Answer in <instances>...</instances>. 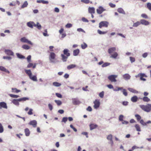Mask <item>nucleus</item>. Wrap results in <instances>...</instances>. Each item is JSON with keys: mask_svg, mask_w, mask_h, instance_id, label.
<instances>
[{"mask_svg": "<svg viewBox=\"0 0 151 151\" xmlns=\"http://www.w3.org/2000/svg\"><path fill=\"white\" fill-rule=\"evenodd\" d=\"M124 118V116L122 115H121L119 116V119L121 121H122Z\"/></svg>", "mask_w": 151, "mask_h": 151, "instance_id": "56", "label": "nucleus"}, {"mask_svg": "<svg viewBox=\"0 0 151 151\" xmlns=\"http://www.w3.org/2000/svg\"><path fill=\"white\" fill-rule=\"evenodd\" d=\"M77 30L79 32H83L85 33V31L83 29L81 28L77 29Z\"/></svg>", "mask_w": 151, "mask_h": 151, "instance_id": "62", "label": "nucleus"}, {"mask_svg": "<svg viewBox=\"0 0 151 151\" xmlns=\"http://www.w3.org/2000/svg\"><path fill=\"white\" fill-rule=\"evenodd\" d=\"M130 60L132 63L135 61V58L132 57H130Z\"/></svg>", "mask_w": 151, "mask_h": 151, "instance_id": "53", "label": "nucleus"}, {"mask_svg": "<svg viewBox=\"0 0 151 151\" xmlns=\"http://www.w3.org/2000/svg\"><path fill=\"white\" fill-rule=\"evenodd\" d=\"M140 23L145 25H148L149 24V22L144 19H141L140 21Z\"/></svg>", "mask_w": 151, "mask_h": 151, "instance_id": "14", "label": "nucleus"}, {"mask_svg": "<svg viewBox=\"0 0 151 151\" xmlns=\"http://www.w3.org/2000/svg\"><path fill=\"white\" fill-rule=\"evenodd\" d=\"M5 53L9 55H13L14 53L11 50H6L5 51Z\"/></svg>", "mask_w": 151, "mask_h": 151, "instance_id": "13", "label": "nucleus"}, {"mask_svg": "<svg viewBox=\"0 0 151 151\" xmlns=\"http://www.w3.org/2000/svg\"><path fill=\"white\" fill-rule=\"evenodd\" d=\"M30 79L34 81H37V78L36 76H32V75L31 76V77H29Z\"/></svg>", "mask_w": 151, "mask_h": 151, "instance_id": "31", "label": "nucleus"}, {"mask_svg": "<svg viewBox=\"0 0 151 151\" xmlns=\"http://www.w3.org/2000/svg\"><path fill=\"white\" fill-rule=\"evenodd\" d=\"M141 109L147 112H149L151 110V104H147L146 105H141L139 106Z\"/></svg>", "mask_w": 151, "mask_h": 151, "instance_id": "2", "label": "nucleus"}, {"mask_svg": "<svg viewBox=\"0 0 151 151\" xmlns=\"http://www.w3.org/2000/svg\"><path fill=\"white\" fill-rule=\"evenodd\" d=\"M37 2L38 3H42L43 4H48V2L47 1L43 0H37Z\"/></svg>", "mask_w": 151, "mask_h": 151, "instance_id": "28", "label": "nucleus"}, {"mask_svg": "<svg viewBox=\"0 0 151 151\" xmlns=\"http://www.w3.org/2000/svg\"><path fill=\"white\" fill-rule=\"evenodd\" d=\"M116 48L115 47H112L109 48L108 50V52L109 54H111L115 51Z\"/></svg>", "mask_w": 151, "mask_h": 151, "instance_id": "21", "label": "nucleus"}, {"mask_svg": "<svg viewBox=\"0 0 151 151\" xmlns=\"http://www.w3.org/2000/svg\"><path fill=\"white\" fill-rule=\"evenodd\" d=\"M135 127L136 130L140 132L141 131V129L140 127L137 124H136L135 126Z\"/></svg>", "mask_w": 151, "mask_h": 151, "instance_id": "40", "label": "nucleus"}, {"mask_svg": "<svg viewBox=\"0 0 151 151\" xmlns=\"http://www.w3.org/2000/svg\"><path fill=\"white\" fill-rule=\"evenodd\" d=\"M53 85L55 86L59 87L61 85V84L58 82H55L53 83Z\"/></svg>", "mask_w": 151, "mask_h": 151, "instance_id": "36", "label": "nucleus"}, {"mask_svg": "<svg viewBox=\"0 0 151 151\" xmlns=\"http://www.w3.org/2000/svg\"><path fill=\"white\" fill-rule=\"evenodd\" d=\"M141 99H142L144 102H148L150 101V99L148 97L144 96L143 98H140Z\"/></svg>", "mask_w": 151, "mask_h": 151, "instance_id": "22", "label": "nucleus"}, {"mask_svg": "<svg viewBox=\"0 0 151 151\" xmlns=\"http://www.w3.org/2000/svg\"><path fill=\"white\" fill-rule=\"evenodd\" d=\"M24 132L26 136H28L30 134V131L28 128L24 130Z\"/></svg>", "mask_w": 151, "mask_h": 151, "instance_id": "29", "label": "nucleus"}, {"mask_svg": "<svg viewBox=\"0 0 151 151\" xmlns=\"http://www.w3.org/2000/svg\"><path fill=\"white\" fill-rule=\"evenodd\" d=\"M104 92L103 91L99 93V95L101 98H102L104 97Z\"/></svg>", "mask_w": 151, "mask_h": 151, "instance_id": "51", "label": "nucleus"}, {"mask_svg": "<svg viewBox=\"0 0 151 151\" xmlns=\"http://www.w3.org/2000/svg\"><path fill=\"white\" fill-rule=\"evenodd\" d=\"M56 96L58 98H61L62 97V95L61 94L58 93H55Z\"/></svg>", "mask_w": 151, "mask_h": 151, "instance_id": "54", "label": "nucleus"}, {"mask_svg": "<svg viewBox=\"0 0 151 151\" xmlns=\"http://www.w3.org/2000/svg\"><path fill=\"white\" fill-rule=\"evenodd\" d=\"M106 9L101 6H100L98 8L96 9L97 13L99 14H101L103 12L105 11Z\"/></svg>", "mask_w": 151, "mask_h": 151, "instance_id": "9", "label": "nucleus"}, {"mask_svg": "<svg viewBox=\"0 0 151 151\" xmlns=\"http://www.w3.org/2000/svg\"><path fill=\"white\" fill-rule=\"evenodd\" d=\"M27 25L28 27L32 28H33V26L35 27V24L33 22H28L27 23Z\"/></svg>", "mask_w": 151, "mask_h": 151, "instance_id": "12", "label": "nucleus"}, {"mask_svg": "<svg viewBox=\"0 0 151 151\" xmlns=\"http://www.w3.org/2000/svg\"><path fill=\"white\" fill-rule=\"evenodd\" d=\"M98 33L100 35H103L106 33L107 32V31H104L102 32L100 30H97Z\"/></svg>", "mask_w": 151, "mask_h": 151, "instance_id": "37", "label": "nucleus"}, {"mask_svg": "<svg viewBox=\"0 0 151 151\" xmlns=\"http://www.w3.org/2000/svg\"><path fill=\"white\" fill-rule=\"evenodd\" d=\"M33 110L31 109H30L29 110V111L28 112V114L29 115H32L33 114V112H32Z\"/></svg>", "mask_w": 151, "mask_h": 151, "instance_id": "58", "label": "nucleus"}, {"mask_svg": "<svg viewBox=\"0 0 151 151\" xmlns=\"http://www.w3.org/2000/svg\"><path fill=\"white\" fill-rule=\"evenodd\" d=\"M123 87H116L115 88L113 89V90L114 91H118L120 90L123 89Z\"/></svg>", "mask_w": 151, "mask_h": 151, "instance_id": "38", "label": "nucleus"}, {"mask_svg": "<svg viewBox=\"0 0 151 151\" xmlns=\"http://www.w3.org/2000/svg\"><path fill=\"white\" fill-rule=\"evenodd\" d=\"M35 27H36L39 29H40L41 28V26L38 22H37V24H35Z\"/></svg>", "mask_w": 151, "mask_h": 151, "instance_id": "46", "label": "nucleus"}, {"mask_svg": "<svg viewBox=\"0 0 151 151\" xmlns=\"http://www.w3.org/2000/svg\"><path fill=\"white\" fill-rule=\"evenodd\" d=\"M123 94L125 96L127 95V93L125 89H123L122 91Z\"/></svg>", "mask_w": 151, "mask_h": 151, "instance_id": "52", "label": "nucleus"}, {"mask_svg": "<svg viewBox=\"0 0 151 151\" xmlns=\"http://www.w3.org/2000/svg\"><path fill=\"white\" fill-rule=\"evenodd\" d=\"M20 41L22 42L26 43L31 45H32V42L29 40L27 39L25 37H23L20 39Z\"/></svg>", "mask_w": 151, "mask_h": 151, "instance_id": "7", "label": "nucleus"}, {"mask_svg": "<svg viewBox=\"0 0 151 151\" xmlns=\"http://www.w3.org/2000/svg\"><path fill=\"white\" fill-rule=\"evenodd\" d=\"M87 47V45L85 42L81 45V47L83 49H85Z\"/></svg>", "mask_w": 151, "mask_h": 151, "instance_id": "41", "label": "nucleus"}, {"mask_svg": "<svg viewBox=\"0 0 151 151\" xmlns=\"http://www.w3.org/2000/svg\"><path fill=\"white\" fill-rule=\"evenodd\" d=\"M97 127V125L93 124H91L90 125V129L91 130L96 128Z\"/></svg>", "mask_w": 151, "mask_h": 151, "instance_id": "24", "label": "nucleus"}, {"mask_svg": "<svg viewBox=\"0 0 151 151\" xmlns=\"http://www.w3.org/2000/svg\"><path fill=\"white\" fill-rule=\"evenodd\" d=\"M12 91L17 93L20 92V90L17 89L16 88H12Z\"/></svg>", "mask_w": 151, "mask_h": 151, "instance_id": "48", "label": "nucleus"}, {"mask_svg": "<svg viewBox=\"0 0 151 151\" xmlns=\"http://www.w3.org/2000/svg\"><path fill=\"white\" fill-rule=\"evenodd\" d=\"M0 70L7 73H9V70H7L3 66H0Z\"/></svg>", "mask_w": 151, "mask_h": 151, "instance_id": "18", "label": "nucleus"}, {"mask_svg": "<svg viewBox=\"0 0 151 151\" xmlns=\"http://www.w3.org/2000/svg\"><path fill=\"white\" fill-rule=\"evenodd\" d=\"M147 76L145 74L143 73H139L137 75L135 76L136 78L140 77V80L141 81H145L146 79L143 77H147Z\"/></svg>", "mask_w": 151, "mask_h": 151, "instance_id": "5", "label": "nucleus"}, {"mask_svg": "<svg viewBox=\"0 0 151 151\" xmlns=\"http://www.w3.org/2000/svg\"><path fill=\"white\" fill-rule=\"evenodd\" d=\"M135 116L137 119V120L139 121L141 119V117L138 114H136Z\"/></svg>", "mask_w": 151, "mask_h": 151, "instance_id": "50", "label": "nucleus"}, {"mask_svg": "<svg viewBox=\"0 0 151 151\" xmlns=\"http://www.w3.org/2000/svg\"><path fill=\"white\" fill-rule=\"evenodd\" d=\"M31 56L30 55L28 56L27 58V60L28 62H30L31 61Z\"/></svg>", "mask_w": 151, "mask_h": 151, "instance_id": "57", "label": "nucleus"}, {"mask_svg": "<svg viewBox=\"0 0 151 151\" xmlns=\"http://www.w3.org/2000/svg\"><path fill=\"white\" fill-rule=\"evenodd\" d=\"M80 52V50L77 49L73 50V54L74 56H76L78 55Z\"/></svg>", "mask_w": 151, "mask_h": 151, "instance_id": "16", "label": "nucleus"}, {"mask_svg": "<svg viewBox=\"0 0 151 151\" xmlns=\"http://www.w3.org/2000/svg\"><path fill=\"white\" fill-rule=\"evenodd\" d=\"M25 72L26 74L29 77H31V76L32 75V73L31 71L30 70H25Z\"/></svg>", "mask_w": 151, "mask_h": 151, "instance_id": "25", "label": "nucleus"}, {"mask_svg": "<svg viewBox=\"0 0 151 151\" xmlns=\"http://www.w3.org/2000/svg\"><path fill=\"white\" fill-rule=\"evenodd\" d=\"M112 136L111 134H110L108 135L107 137V139L110 141L112 142V144H113V142L112 141Z\"/></svg>", "mask_w": 151, "mask_h": 151, "instance_id": "33", "label": "nucleus"}, {"mask_svg": "<svg viewBox=\"0 0 151 151\" xmlns=\"http://www.w3.org/2000/svg\"><path fill=\"white\" fill-rule=\"evenodd\" d=\"M76 65L74 64H71L69 65H68L67 67V68L68 69L70 70L71 69L75 67H76Z\"/></svg>", "mask_w": 151, "mask_h": 151, "instance_id": "34", "label": "nucleus"}, {"mask_svg": "<svg viewBox=\"0 0 151 151\" xmlns=\"http://www.w3.org/2000/svg\"><path fill=\"white\" fill-rule=\"evenodd\" d=\"M3 128L1 123H0V133H2L3 132Z\"/></svg>", "mask_w": 151, "mask_h": 151, "instance_id": "55", "label": "nucleus"}, {"mask_svg": "<svg viewBox=\"0 0 151 151\" xmlns=\"http://www.w3.org/2000/svg\"><path fill=\"white\" fill-rule=\"evenodd\" d=\"M2 108L7 109V106L6 103L4 102H0V109H1Z\"/></svg>", "mask_w": 151, "mask_h": 151, "instance_id": "11", "label": "nucleus"}, {"mask_svg": "<svg viewBox=\"0 0 151 151\" xmlns=\"http://www.w3.org/2000/svg\"><path fill=\"white\" fill-rule=\"evenodd\" d=\"M22 48L25 50H28L30 48V47L27 45H24L22 46Z\"/></svg>", "mask_w": 151, "mask_h": 151, "instance_id": "39", "label": "nucleus"}, {"mask_svg": "<svg viewBox=\"0 0 151 151\" xmlns=\"http://www.w3.org/2000/svg\"><path fill=\"white\" fill-rule=\"evenodd\" d=\"M48 107L50 111L52 110L53 109L52 105L50 104H49L48 105Z\"/></svg>", "mask_w": 151, "mask_h": 151, "instance_id": "59", "label": "nucleus"}, {"mask_svg": "<svg viewBox=\"0 0 151 151\" xmlns=\"http://www.w3.org/2000/svg\"><path fill=\"white\" fill-rule=\"evenodd\" d=\"M138 98L137 96H135L132 97L131 99V101L133 102H135L137 101Z\"/></svg>", "mask_w": 151, "mask_h": 151, "instance_id": "23", "label": "nucleus"}, {"mask_svg": "<svg viewBox=\"0 0 151 151\" xmlns=\"http://www.w3.org/2000/svg\"><path fill=\"white\" fill-rule=\"evenodd\" d=\"M69 50L67 49H65L63 51V54L61 55L62 59L63 62H65L67 61L68 57L70 55L69 52Z\"/></svg>", "mask_w": 151, "mask_h": 151, "instance_id": "1", "label": "nucleus"}, {"mask_svg": "<svg viewBox=\"0 0 151 151\" xmlns=\"http://www.w3.org/2000/svg\"><path fill=\"white\" fill-rule=\"evenodd\" d=\"M109 24V23L107 21H101L99 24V27L100 28H101L103 27H107Z\"/></svg>", "mask_w": 151, "mask_h": 151, "instance_id": "4", "label": "nucleus"}, {"mask_svg": "<svg viewBox=\"0 0 151 151\" xmlns=\"http://www.w3.org/2000/svg\"><path fill=\"white\" fill-rule=\"evenodd\" d=\"M56 54L53 52L50 53L49 56V59L51 63H54L56 60Z\"/></svg>", "mask_w": 151, "mask_h": 151, "instance_id": "3", "label": "nucleus"}, {"mask_svg": "<svg viewBox=\"0 0 151 151\" xmlns=\"http://www.w3.org/2000/svg\"><path fill=\"white\" fill-rule=\"evenodd\" d=\"M29 99L27 97H23L20 99H18V100L19 101H24L26 100H28Z\"/></svg>", "mask_w": 151, "mask_h": 151, "instance_id": "32", "label": "nucleus"}, {"mask_svg": "<svg viewBox=\"0 0 151 151\" xmlns=\"http://www.w3.org/2000/svg\"><path fill=\"white\" fill-rule=\"evenodd\" d=\"M45 32L43 33V35L45 36H48V35L47 34V29H45Z\"/></svg>", "mask_w": 151, "mask_h": 151, "instance_id": "64", "label": "nucleus"}, {"mask_svg": "<svg viewBox=\"0 0 151 151\" xmlns=\"http://www.w3.org/2000/svg\"><path fill=\"white\" fill-rule=\"evenodd\" d=\"M3 58L4 59H7L9 60H10L12 59V58L9 56H3Z\"/></svg>", "mask_w": 151, "mask_h": 151, "instance_id": "60", "label": "nucleus"}, {"mask_svg": "<svg viewBox=\"0 0 151 151\" xmlns=\"http://www.w3.org/2000/svg\"><path fill=\"white\" fill-rule=\"evenodd\" d=\"M16 55L17 57L20 59H24L25 58V57L19 53H17Z\"/></svg>", "mask_w": 151, "mask_h": 151, "instance_id": "35", "label": "nucleus"}, {"mask_svg": "<svg viewBox=\"0 0 151 151\" xmlns=\"http://www.w3.org/2000/svg\"><path fill=\"white\" fill-rule=\"evenodd\" d=\"M141 16L147 19L148 18L147 16L145 14H143L141 15Z\"/></svg>", "mask_w": 151, "mask_h": 151, "instance_id": "61", "label": "nucleus"}, {"mask_svg": "<svg viewBox=\"0 0 151 151\" xmlns=\"http://www.w3.org/2000/svg\"><path fill=\"white\" fill-rule=\"evenodd\" d=\"M140 22H137L135 23H134L133 26L134 27H137L140 24Z\"/></svg>", "mask_w": 151, "mask_h": 151, "instance_id": "45", "label": "nucleus"}, {"mask_svg": "<svg viewBox=\"0 0 151 151\" xmlns=\"http://www.w3.org/2000/svg\"><path fill=\"white\" fill-rule=\"evenodd\" d=\"M88 12L91 14H93L95 13V9L93 7H89L88 9Z\"/></svg>", "mask_w": 151, "mask_h": 151, "instance_id": "15", "label": "nucleus"}, {"mask_svg": "<svg viewBox=\"0 0 151 151\" xmlns=\"http://www.w3.org/2000/svg\"><path fill=\"white\" fill-rule=\"evenodd\" d=\"M72 26V24H67L66 25L65 27L66 28H70Z\"/></svg>", "mask_w": 151, "mask_h": 151, "instance_id": "63", "label": "nucleus"}, {"mask_svg": "<svg viewBox=\"0 0 151 151\" xmlns=\"http://www.w3.org/2000/svg\"><path fill=\"white\" fill-rule=\"evenodd\" d=\"M110 64V63L106 62L105 63L103 64L102 65V67L103 68L106 67L107 66H109Z\"/></svg>", "mask_w": 151, "mask_h": 151, "instance_id": "44", "label": "nucleus"}, {"mask_svg": "<svg viewBox=\"0 0 151 151\" xmlns=\"http://www.w3.org/2000/svg\"><path fill=\"white\" fill-rule=\"evenodd\" d=\"M36 64L35 63L33 64L32 63H29L27 65V67L28 68L32 67L33 68H35L36 67Z\"/></svg>", "mask_w": 151, "mask_h": 151, "instance_id": "17", "label": "nucleus"}, {"mask_svg": "<svg viewBox=\"0 0 151 151\" xmlns=\"http://www.w3.org/2000/svg\"><path fill=\"white\" fill-rule=\"evenodd\" d=\"M147 6L149 10L151 11V3H148L147 4Z\"/></svg>", "mask_w": 151, "mask_h": 151, "instance_id": "47", "label": "nucleus"}, {"mask_svg": "<svg viewBox=\"0 0 151 151\" xmlns=\"http://www.w3.org/2000/svg\"><path fill=\"white\" fill-rule=\"evenodd\" d=\"M123 78L126 80H128L130 78V76L128 74H126L123 76Z\"/></svg>", "mask_w": 151, "mask_h": 151, "instance_id": "20", "label": "nucleus"}, {"mask_svg": "<svg viewBox=\"0 0 151 151\" xmlns=\"http://www.w3.org/2000/svg\"><path fill=\"white\" fill-rule=\"evenodd\" d=\"M128 90L130 92L134 93H138V91L132 88H128Z\"/></svg>", "mask_w": 151, "mask_h": 151, "instance_id": "19", "label": "nucleus"}, {"mask_svg": "<svg viewBox=\"0 0 151 151\" xmlns=\"http://www.w3.org/2000/svg\"><path fill=\"white\" fill-rule=\"evenodd\" d=\"M55 102L56 103L58 106H60L62 104V102L60 100H55Z\"/></svg>", "mask_w": 151, "mask_h": 151, "instance_id": "42", "label": "nucleus"}, {"mask_svg": "<svg viewBox=\"0 0 151 151\" xmlns=\"http://www.w3.org/2000/svg\"><path fill=\"white\" fill-rule=\"evenodd\" d=\"M19 101L18 99H14L12 101V102L15 105H19Z\"/></svg>", "mask_w": 151, "mask_h": 151, "instance_id": "27", "label": "nucleus"}, {"mask_svg": "<svg viewBox=\"0 0 151 151\" xmlns=\"http://www.w3.org/2000/svg\"><path fill=\"white\" fill-rule=\"evenodd\" d=\"M94 104V107L95 109H97L99 108L100 105V102L99 100L98 99H96L93 102Z\"/></svg>", "mask_w": 151, "mask_h": 151, "instance_id": "8", "label": "nucleus"}, {"mask_svg": "<svg viewBox=\"0 0 151 151\" xmlns=\"http://www.w3.org/2000/svg\"><path fill=\"white\" fill-rule=\"evenodd\" d=\"M118 55V53L116 52H114L113 54L111 55L110 57L116 59L117 58Z\"/></svg>", "mask_w": 151, "mask_h": 151, "instance_id": "30", "label": "nucleus"}, {"mask_svg": "<svg viewBox=\"0 0 151 151\" xmlns=\"http://www.w3.org/2000/svg\"><path fill=\"white\" fill-rule=\"evenodd\" d=\"M117 11L120 13L125 14V13L124 10L122 8H119L117 9Z\"/></svg>", "mask_w": 151, "mask_h": 151, "instance_id": "26", "label": "nucleus"}, {"mask_svg": "<svg viewBox=\"0 0 151 151\" xmlns=\"http://www.w3.org/2000/svg\"><path fill=\"white\" fill-rule=\"evenodd\" d=\"M9 96L12 98H17L19 97V95H15L11 94H9Z\"/></svg>", "mask_w": 151, "mask_h": 151, "instance_id": "49", "label": "nucleus"}, {"mask_svg": "<svg viewBox=\"0 0 151 151\" xmlns=\"http://www.w3.org/2000/svg\"><path fill=\"white\" fill-rule=\"evenodd\" d=\"M72 103L74 105H78L81 103V102L80 101L77 99H72Z\"/></svg>", "mask_w": 151, "mask_h": 151, "instance_id": "10", "label": "nucleus"}, {"mask_svg": "<svg viewBox=\"0 0 151 151\" xmlns=\"http://www.w3.org/2000/svg\"><path fill=\"white\" fill-rule=\"evenodd\" d=\"M28 5V3L27 1H25L24 2V4L22 5L21 7L22 8H24L26 7Z\"/></svg>", "mask_w": 151, "mask_h": 151, "instance_id": "43", "label": "nucleus"}, {"mask_svg": "<svg viewBox=\"0 0 151 151\" xmlns=\"http://www.w3.org/2000/svg\"><path fill=\"white\" fill-rule=\"evenodd\" d=\"M117 77V75H111L108 77V78L111 82H116V78Z\"/></svg>", "mask_w": 151, "mask_h": 151, "instance_id": "6", "label": "nucleus"}]
</instances>
